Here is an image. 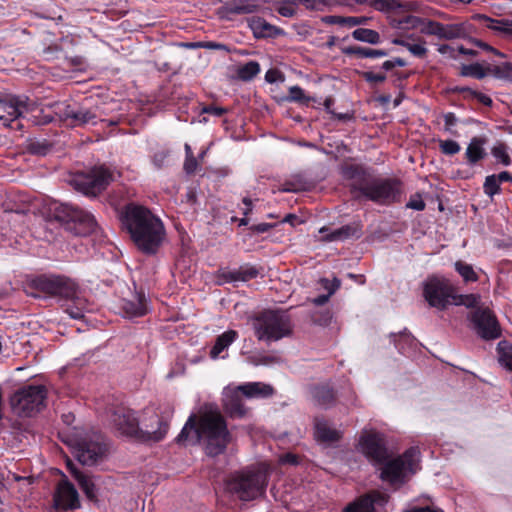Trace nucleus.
Here are the masks:
<instances>
[{
	"label": "nucleus",
	"mask_w": 512,
	"mask_h": 512,
	"mask_svg": "<svg viewBox=\"0 0 512 512\" xmlns=\"http://www.w3.org/2000/svg\"><path fill=\"white\" fill-rule=\"evenodd\" d=\"M232 440L223 415L216 410H207L199 415L191 414L176 441L179 444H203L205 454L216 457L223 454Z\"/></svg>",
	"instance_id": "nucleus-1"
},
{
	"label": "nucleus",
	"mask_w": 512,
	"mask_h": 512,
	"mask_svg": "<svg viewBox=\"0 0 512 512\" xmlns=\"http://www.w3.org/2000/svg\"><path fill=\"white\" fill-rule=\"evenodd\" d=\"M122 229L135 247L145 255H155L162 246L166 231L163 222L147 207L126 204L119 213Z\"/></svg>",
	"instance_id": "nucleus-2"
},
{
	"label": "nucleus",
	"mask_w": 512,
	"mask_h": 512,
	"mask_svg": "<svg viewBox=\"0 0 512 512\" xmlns=\"http://www.w3.org/2000/svg\"><path fill=\"white\" fill-rule=\"evenodd\" d=\"M343 176L350 181L349 188L355 199L363 197L381 205L400 200L401 182L398 179L376 177L355 164L345 166Z\"/></svg>",
	"instance_id": "nucleus-3"
},
{
	"label": "nucleus",
	"mask_w": 512,
	"mask_h": 512,
	"mask_svg": "<svg viewBox=\"0 0 512 512\" xmlns=\"http://www.w3.org/2000/svg\"><path fill=\"white\" fill-rule=\"evenodd\" d=\"M268 481L266 470L247 468L233 472L226 480V489L241 501H252L265 495Z\"/></svg>",
	"instance_id": "nucleus-4"
},
{
	"label": "nucleus",
	"mask_w": 512,
	"mask_h": 512,
	"mask_svg": "<svg viewBox=\"0 0 512 512\" xmlns=\"http://www.w3.org/2000/svg\"><path fill=\"white\" fill-rule=\"evenodd\" d=\"M25 292L34 298L68 300L81 292L77 282L64 275H39L25 284Z\"/></svg>",
	"instance_id": "nucleus-5"
},
{
	"label": "nucleus",
	"mask_w": 512,
	"mask_h": 512,
	"mask_svg": "<svg viewBox=\"0 0 512 512\" xmlns=\"http://www.w3.org/2000/svg\"><path fill=\"white\" fill-rule=\"evenodd\" d=\"M64 441L73 449L74 457L86 466L97 464L107 451L103 436L93 430L75 429Z\"/></svg>",
	"instance_id": "nucleus-6"
},
{
	"label": "nucleus",
	"mask_w": 512,
	"mask_h": 512,
	"mask_svg": "<svg viewBox=\"0 0 512 512\" xmlns=\"http://www.w3.org/2000/svg\"><path fill=\"white\" fill-rule=\"evenodd\" d=\"M254 334L259 341L276 342L292 333L289 315L281 310L265 309L251 317Z\"/></svg>",
	"instance_id": "nucleus-7"
},
{
	"label": "nucleus",
	"mask_w": 512,
	"mask_h": 512,
	"mask_svg": "<svg viewBox=\"0 0 512 512\" xmlns=\"http://www.w3.org/2000/svg\"><path fill=\"white\" fill-rule=\"evenodd\" d=\"M420 451L418 447H410L401 456L389 458L380 463V478L391 485L404 484L419 468Z\"/></svg>",
	"instance_id": "nucleus-8"
},
{
	"label": "nucleus",
	"mask_w": 512,
	"mask_h": 512,
	"mask_svg": "<svg viewBox=\"0 0 512 512\" xmlns=\"http://www.w3.org/2000/svg\"><path fill=\"white\" fill-rule=\"evenodd\" d=\"M274 392L272 386L260 382H251L235 388H226L224 391V409L232 418H242L247 409L243 404L242 396L248 398L268 397Z\"/></svg>",
	"instance_id": "nucleus-9"
},
{
	"label": "nucleus",
	"mask_w": 512,
	"mask_h": 512,
	"mask_svg": "<svg viewBox=\"0 0 512 512\" xmlns=\"http://www.w3.org/2000/svg\"><path fill=\"white\" fill-rule=\"evenodd\" d=\"M52 215L67 231L76 236H86L97 228V222L91 213L69 204L57 205Z\"/></svg>",
	"instance_id": "nucleus-10"
},
{
	"label": "nucleus",
	"mask_w": 512,
	"mask_h": 512,
	"mask_svg": "<svg viewBox=\"0 0 512 512\" xmlns=\"http://www.w3.org/2000/svg\"><path fill=\"white\" fill-rule=\"evenodd\" d=\"M47 389L43 385H26L14 392L10 405L15 414L20 417H31L45 407Z\"/></svg>",
	"instance_id": "nucleus-11"
},
{
	"label": "nucleus",
	"mask_w": 512,
	"mask_h": 512,
	"mask_svg": "<svg viewBox=\"0 0 512 512\" xmlns=\"http://www.w3.org/2000/svg\"><path fill=\"white\" fill-rule=\"evenodd\" d=\"M454 288L444 277L430 276L423 283V297L430 307L440 311L452 304Z\"/></svg>",
	"instance_id": "nucleus-12"
},
{
	"label": "nucleus",
	"mask_w": 512,
	"mask_h": 512,
	"mask_svg": "<svg viewBox=\"0 0 512 512\" xmlns=\"http://www.w3.org/2000/svg\"><path fill=\"white\" fill-rule=\"evenodd\" d=\"M170 414L161 416L151 410H145L140 419L138 440L142 442L163 440L169 429Z\"/></svg>",
	"instance_id": "nucleus-13"
},
{
	"label": "nucleus",
	"mask_w": 512,
	"mask_h": 512,
	"mask_svg": "<svg viewBox=\"0 0 512 512\" xmlns=\"http://www.w3.org/2000/svg\"><path fill=\"white\" fill-rule=\"evenodd\" d=\"M33 103L27 96L0 95V124L14 129L13 122L32 110Z\"/></svg>",
	"instance_id": "nucleus-14"
},
{
	"label": "nucleus",
	"mask_w": 512,
	"mask_h": 512,
	"mask_svg": "<svg viewBox=\"0 0 512 512\" xmlns=\"http://www.w3.org/2000/svg\"><path fill=\"white\" fill-rule=\"evenodd\" d=\"M474 31L473 25L468 21L455 23H442L435 20L426 22L421 33L435 36L440 40L466 39Z\"/></svg>",
	"instance_id": "nucleus-15"
},
{
	"label": "nucleus",
	"mask_w": 512,
	"mask_h": 512,
	"mask_svg": "<svg viewBox=\"0 0 512 512\" xmlns=\"http://www.w3.org/2000/svg\"><path fill=\"white\" fill-rule=\"evenodd\" d=\"M359 447L368 460L376 466L389 458L385 437L376 430H363L359 439Z\"/></svg>",
	"instance_id": "nucleus-16"
},
{
	"label": "nucleus",
	"mask_w": 512,
	"mask_h": 512,
	"mask_svg": "<svg viewBox=\"0 0 512 512\" xmlns=\"http://www.w3.org/2000/svg\"><path fill=\"white\" fill-rule=\"evenodd\" d=\"M469 319L474 325L477 334L485 340L497 339L501 335V328L496 316L489 308H476L471 311Z\"/></svg>",
	"instance_id": "nucleus-17"
},
{
	"label": "nucleus",
	"mask_w": 512,
	"mask_h": 512,
	"mask_svg": "<svg viewBox=\"0 0 512 512\" xmlns=\"http://www.w3.org/2000/svg\"><path fill=\"white\" fill-rule=\"evenodd\" d=\"M112 181V173L105 167H95L78 180V186L88 196H96Z\"/></svg>",
	"instance_id": "nucleus-18"
},
{
	"label": "nucleus",
	"mask_w": 512,
	"mask_h": 512,
	"mask_svg": "<svg viewBox=\"0 0 512 512\" xmlns=\"http://www.w3.org/2000/svg\"><path fill=\"white\" fill-rule=\"evenodd\" d=\"M79 494L75 486L67 479L60 480L53 495V507L58 511L80 508Z\"/></svg>",
	"instance_id": "nucleus-19"
},
{
	"label": "nucleus",
	"mask_w": 512,
	"mask_h": 512,
	"mask_svg": "<svg viewBox=\"0 0 512 512\" xmlns=\"http://www.w3.org/2000/svg\"><path fill=\"white\" fill-rule=\"evenodd\" d=\"M111 422L122 435L138 440L140 420L135 417L133 410L117 407L111 415Z\"/></svg>",
	"instance_id": "nucleus-20"
},
{
	"label": "nucleus",
	"mask_w": 512,
	"mask_h": 512,
	"mask_svg": "<svg viewBox=\"0 0 512 512\" xmlns=\"http://www.w3.org/2000/svg\"><path fill=\"white\" fill-rule=\"evenodd\" d=\"M67 469L78 483L86 498L93 503H98V489L93 476L80 470L71 460L67 461Z\"/></svg>",
	"instance_id": "nucleus-21"
},
{
	"label": "nucleus",
	"mask_w": 512,
	"mask_h": 512,
	"mask_svg": "<svg viewBox=\"0 0 512 512\" xmlns=\"http://www.w3.org/2000/svg\"><path fill=\"white\" fill-rule=\"evenodd\" d=\"M387 502L388 496L386 494L374 490L348 505L344 512H375L376 506H384Z\"/></svg>",
	"instance_id": "nucleus-22"
},
{
	"label": "nucleus",
	"mask_w": 512,
	"mask_h": 512,
	"mask_svg": "<svg viewBox=\"0 0 512 512\" xmlns=\"http://www.w3.org/2000/svg\"><path fill=\"white\" fill-rule=\"evenodd\" d=\"M248 26L256 38H274L283 34V30L268 23L264 18L251 17L248 19Z\"/></svg>",
	"instance_id": "nucleus-23"
},
{
	"label": "nucleus",
	"mask_w": 512,
	"mask_h": 512,
	"mask_svg": "<svg viewBox=\"0 0 512 512\" xmlns=\"http://www.w3.org/2000/svg\"><path fill=\"white\" fill-rule=\"evenodd\" d=\"M121 310L125 317H142L148 312V305L144 293L137 292L134 300H123Z\"/></svg>",
	"instance_id": "nucleus-24"
},
{
	"label": "nucleus",
	"mask_w": 512,
	"mask_h": 512,
	"mask_svg": "<svg viewBox=\"0 0 512 512\" xmlns=\"http://www.w3.org/2000/svg\"><path fill=\"white\" fill-rule=\"evenodd\" d=\"M310 394L314 403L320 407L329 408L335 404V391L328 384H317L311 386Z\"/></svg>",
	"instance_id": "nucleus-25"
},
{
	"label": "nucleus",
	"mask_w": 512,
	"mask_h": 512,
	"mask_svg": "<svg viewBox=\"0 0 512 512\" xmlns=\"http://www.w3.org/2000/svg\"><path fill=\"white\" fill-rule=\"evenodd\" d=\"M259 274L260 270L256 266L245 264L238 269L223 272L222 277L226 282H247L257 278Z\"/></svg>",
	"instance_id": "nucleus-26"
},
{
	"label": "nucleus",
	"mask_w": 512,
	"mask_h": 512,
	"mask_svg": "<svg viewBox=\"0 0 512 512\" xmlns=\"http://www.w3.org/2000/svg\"><path fill=\"white\" fill-rule=\"evenodd\" d=\"M473 19L484 22L487 28L496 33L512 36V19H493L484 14H475Z\"/></svg>",
	"instance_id": "nucleus-27"
},
{
	"label": "nucleus",
	"mask_w": 512,
	"mask_h": 512,
	"mask_svg": "<svg viewBox=\"0 0 512 512\" xmlns=\"http://www.w3.org/2000/svg\"><path fill=\"white\" fill-rule=\"evenodd\" d=\"M361 236V226L358 224H347L337 228L323 238L326 241H343L352 237L359 238Z\"/></svg>",
	"instance_id": "nucleus-28"
},
{
	"label": "nucleus",
	"mask_w": 512,
	"mask_h": 512,
	"mask_svg": "<svg viewBox=\"0 0 512 512\" xmlns=\"http://www.w3.org/2000/svg\"><path fill=\"white\" fill-rule=\"evenodd\" d=\"M485 140L480 137H474L468 144L465 152V156L469 165L473 166L486 156V151L483 148Z\"/></svg>",
	"instance_id": "nucleus-29"
},
{
	"label": "nucleus",
	"mask_w": 512,
	"mask_h": 512,
	"mask_svg": "<svg viewBox=\"0 0 512 512\" xmlns=\"http://www.w3.org/2000/svg\"><path fill=\"white\" fill-rule=\"evenodd\" d=\"M460 75L462 77H471L477 80H482L490 75V64H482L479 62L463 64L460 68Z\"/></svg>",
	"instance_id": "nucleus-30"
},
{
	"label": "nucleus",
	"mask_w": 512,
	"mask_h": 512,
	"mask_svg": "<svg viewBox=\"0 0 512 512\" xmlns=\"http://www.w3.org/2000/svg\"><path fill=\"white\" fill-rule=\"evenodd\" d=\"M237 336L238 333L235 330H228L219 335L210 350V357L212 359L218 358L220 353L227 349L236 340Z\"/></svg>",
	"instance_id": "nucleus-31"
},
{
	"label": "nucleus",
	"mask_w": 512,
	"mask_h": 512,
	"mask_svg": "<svg viewBox=\"0 0 512 512\" xmlns=\"http://www.w3.org/2000/svg\"><path fill=\"white\" fill-rule=\"evenodd\" d=\"M342 51L346 55H355L358 58H381L388 55V52L384 49H373L361 46L345 47Z\"/></svg>",
	"instance_id": "nucleus-32"
},
{
	"label": "nucleus",
	"mask_w": 512,
	"mask_h": 512,
	"mask_svg": "<svg viewBox=\"0 0 512 512\" xmlns=\"http://www.w3.org/2000/svg\"><path fill=\"white\" fill-rule=\"evenodd\" d=\"M368 19L369 18L365 17V16H359V17L348 16V17H344V16H338V15H329V16H325L323 18V21L326 24H330V25H341V26H347V27H355V26H358V25L366 24Z\"/></svg>",
	"instance_id": "nucleus-33"
},
{
	"label": "nucleus",
	"mask_w": 512,
	"mask_h": 512,
	"mask_svg": "<svg viewBox=\"0 0 512 512\" xmlns=\"http://www.w3.org/2000/svg\"><path fill=\"white\" fill-rule=\"evenodd\" d=\"M67 301H70L71 304L67 306L66 312L73 319L83 318L85 312L89 310L88 301L83 298L80 293L76 294V297L69 298Z\"/></svg>",
	"instance_id": "nucleus-34"
},
{
	"label": "nucleus",
	"mask_w": 512,
	"mask_h": 512,
	"mask_svg": "<svg viewBox=\"0 0 512 512\" xmlns=\"http://www.w3.org/2000/svg\"><path fill=\"white\" fill-rule=\"evenodd\" d=\"M392 341L395 344V347L401 352L404 353L405 345L409 347H415L417 345L416 338L405 329L403 332H400L398 335L392 333L390 335Z\"/></svg>",
	"instance_id": "nucleus-35"
},
{
	"label": "nucleus",
	"mask_w": 512,
	"mask_h": 512,
	"mask_svg": "<svg viewBox=\"0 0 512 512\" xmlns=\"http://www.w3.org/2000/svg\"><path fill=\"white\" fill-rule=\"evenodd\" d=\"M352 37L361 42L369 44H378L381 41L380 34L372 29L358 28L352 32Z\"/></svg>",
	"instance_id": "nucleus-36"
},
{
	"label": "nucleus",
	"mask_w": 512,
	"mask_h": 512,
	"mask_svg": "<svg viewBox=\"0 0 512 512\" xmlns=\"http://www.w3.org/2000/svg\"><path fill=\"white\" fill-rule=\"evenodd\" d=\"M499 363L512 371V345L507 341H500L497 345Z\"/></svg>",
	"instance_id": "nucleus-37"
},
{
	"label": "nucleus",
	"mask_w": 512,
	"mask_h": 512,
	"mask_svg": "<svg viewBox=\"0 0 512 512\" xmlns=\"http://www.w3.org/2000/svg\"><path fill=\"white\" fill-rule=\"evenodd\" d=\"M260 72V65L257 61H249L240 66L237 70V77L242 81H250Z\"/></svg>",
	"instance_id": "nucleus-38"
},
{
	"label": "nucleus",
	"mask_w": 512,
	"mask_h": 512,
	"mask_svg": "<svg viewBox=\"0 0 512 512\" xmlns=\"http://www.w3.org/2000/svg\"><path fill=\"white\" fill-rule=\"evenodd\" d=\"M27 151L32 155L45 156L51 150V145L46 140H29Z\"/></svg>",
	"instance_id": "nucleus-39"
},
{
	"label": "nucleus",
	"mask_w": 512,
	"mask_h": 512,
	"mask_svg": "<svg viewBox=\"0 0 512 512\" xmlns=\"http://www.w3.org/2000/svg\"><path fill=\"white\" fill-rule=\"evenodd\" d=\"M490 75L497 79L512 81L511 63L504 62L500 65L490 64Z\"/></svg>",
	"instance_id": "nucleus-40"
},
{
	"label": "nucleus",
	"mask_w": 512,
	"mask_h": 512,
	"mask_svg": "<svg viewBox=\"0 0 512 512\" xmlns=\"http://www.w3.org/2000/svg\"><path fill=\"white\" fill-rule=\"evenodd\" d=\"M455 270L460 274L465 282H476L478 280V275L474 271L472 265L464 261L459 260L455 262Z\"/></svg>",
	"instance_id": "nucleus-41"
},
{
	"label": "nucleus",
	"mask_w": 512,
	"mask_h": 512,
	"mask_svg": "<svg viewBox=\"0 0 512 512\" xmlns=\"http://www.w3.org/2000/svg\"><path fill=\"white\" fill-rule=\"evenodd\" d=\"M235 4L229 8L232 14H250L257 10L258 5L251 0H234Z\"/></svg>",
	"instance_id": "nucleus-42"
},
{
	"label": "nucleus",
	"mask_w": 512,
	"mask_h": 512,
	"mask_svg": "<svg viewBox=\"0 0 512 512\" xmlns=\"http://www.w3.org/2000/svg\"><path fill=\"white\" fill-rule=\"evenodd\" d=\"M359 4H369L378 11H392L399 5L395 0H355Z\"/></svg>",
	"instance_id": "nucleus-43"
},
{
	"label": "nucleus",
	"mask_w": 512,
	"mask_h": 512,
	"mask_svg": "<svg viewBox=\"0 0 512 512\" xmlns=\"http://www.w3.org/2000/svg\"><path fill=\"white\" fill-rule=\"evenodd\" d=\"M61 117L71 126H81V107L74 109L70 105H67L63 111H61Z\"/></svg>",
	"instance_id": "nucleus-44"
},
{
	"label": "nucleus",
	"mask_w": 512,
	"mask_h": 512,
	"mask_svg": "<svg viewBox=\"0 0 512 512\" xmlns=\"http://www.w3.org/2000/svg\"><path fill=\"white\" fill-rule=\"evenodd\" d=\"M316 435L318 439L325 442H334L339 439V434L336 430L331 429L326 424L318 423L316 425Z\"/></svg>",
	"instance_id": "nucleus-45"
},
{
	"label": "nucleus",
	"mask_w": 512,
	"mask_h": 512,
	"mask_svg": "<svg viewBox=\"0 0 512 512\" xmlns=\"http://www.w3.org/2000/svg\"><path fill=\"white\" fill-rule=\"evenodd\" d=\"M480 296L476 294H468V295H454L452 298V304L455 305H463L468 308H478L477 305L479 303Z\"/></svg>",
	"instance_id": "nucleus-46"
},
{
	"label": "nucleus",
	"mask_w": 512,
	"mask_h": 512,
	"mask_svg": "<svg viewBox=\"0 0 512 512\" xmlns=\"http://www.w3.org/2000/svg\"><path fill=\"white\" fill-rule=\"evenodd\" d=\"M483 188L485 194H487L490 197L500 193L501 189L499 181L495 174L489 175L485 178Z\"/></svg>",
	"instance_id": "nucleus-47"
},
{
	"label": "nucleus",
	"mask_w": 512,
	"mask_h": 512,
	"mask_svg": "<svg viewBox=\"0 0 512 512\" xmlns=\"http://www.w3.org/2000/svg\"><path fill=\"white\" fill-rule=\"evenodd\" d=\"M491 153L504 166H509L511 164V158L507 153V146L505 144L501 143L497 146H494Z\"/></svg>",
	"instance_id": "nucleus-48"
},
{
	"label": "nucleus",
	"mask_w": 512,
	"mask_h": 512,
	"mask_svg": "<svg viewBox=\"0 0 512 512\" xmlns=\"http://www.w3.org/2000/svg\"><path fill=\"white\" fill-rule=\"evenodd\" d=\"M439 148L444 155L448 156L455 155L461 150L460 144L454 140H439Z\"/></svg>",
	"instance_id": "nucleus-49"
},
{
	"label": "nucleus",
	"mask_w": 512,
	"mask_h": 512,
	"mask_svg": "<svg viewBox=\"0 0 512 512\" xmlns=\"http://www.w3.org/2000/svg\"><path fill=\"white\" fill-rule=\"evenodd\" d=\"M426 22H431V19L407 16L399 21V25H405L407 28H419L421 30V28L425 27Z\"/></svg>",
	"instance_id": "nucleus-50"
},
{
	"label": "nucleus",
	"mask_w": 512,
	"mask_h": 512,
	"mask_svg": "<svg viewBox=\"0 0 512 512\" xmlns=\"http://www.w3.org/2000/svg\"><path fill=\"white\" fill-rule=\"evenodd\" d=\"M170 151L168 149H162L155 152L152 156V163L156 169H162L167 165Z\"/></svg>",
	"instance_id": "nucleus-51"
},
{
	"label": "nucleus",
	"mask_w": 512,
	"mask_h": 512,
	"mask_svg": "<svg viewBox=\"0 0 512 512\" xmlns=\"http://www.w3.org/2000/svg\"><path fill=\"white\" fill-rule=\"evenodd\" d=\"M287 100L290 102L304 103L308 101V98L305 96L304 90L295 85L289 88V96Z\"/></svg>",
	"instance_id": "nucleus-52"
},
{
	"label": "nucleus",
	"mask_w": 512,
	"mask_h": 512,
	"mask_svg": "<svg viewBox=\"0 0 512 512\" xmlns=\"http://www.w3.org/2000/svg\"><path fill=\"white\" fill-rule=\"evenodd\" d=\"M406 207L416 211H422L425 209V202L420 194H414L410 197Z\"/></svg>",
	"instance_id": "nucleus-53"
},
{
	"label": "nucleus",
	"mask_w": 512,
	"mask_h": 512,
	"mask_svg": "<svg viewBox=\"0 0 512 512\" xmlns=\"http://www.w3.org/2000/svg\"><path fill=\"white\" fill-rule=\"evenodd\" d=\"M191 46L195 47H201L209 50H223V51H229V48L227 45L219 42H213V41H205V42H198L195 44H191Z\"/></svg>",
	"instance_id": "nucleus-54"
},
{
	"label": "nucleus",
	"mask_w": 512,
	"mask_h": 512,
	"mask_svg": "<svg viewBox=\"0 0 512 512\" xmlns=\"http://www.w3.org/2000/svg\"><path fill=\"white\" fill-rule=\"evenodd\" d=\"M97 123V115L89 109H85L81 107V126L92 124L95 125Z\"/></svg>",
	"instance_id": "nucleus-55"
},
{
	"label": "nucleus",
	"mask_w": 512,
	"mask_h": 512,
	"mask_svg": "<svg viewBox=\"0 0 512 512\" xmlns=\"http://www.w3.org/2000/svg\"><path fill=\"white\" fill-rule=\"evenodd\" d=\"M362 76L369 83H382L386 80V75L383 73L366 71L362 73Z\"/></svg>",
	"instance_id": "nucleus-56"
},
{
	"label": "nucleus",
	"mask_w": 512,
	"mask_h": 512,
	"mask_svg": "<svg viewBox=\"0 0 512 512\" xmlns=\"http://www.w3.org/2000/svg\"><path fill=\"white\" fill-rule=\"evenodd\" d=\"M443 118H444V122H445V131H447L453 135H457V132L452 130V127L454 125H456V123L458 121L456 115L452 112H448V113L444 114Z\"/></svg>",
	"instance_id": "nucleus-57"
},
{
	"label": "nucleus",
	"mask_w": 512,
	"mask_h": 512,
	"mask_svg": "<svg viewBox=\"0 0 512 512\" xmlns=\"http://www.w3.org/2000/svg\"><path fill=\"white\" fill-rule=\"evenodd\" d=\"M227 111L228 110L226 108L214 105H206L201 109V113L214 115L216 117L223 116L225 113H227Z\"/></svg>",
	"instance_id": "nucleus-58"
},
{
	"label": "nucleus",
	"mask_w": 512,
	"mask_h": 512,
	"mask_svg": "<svg viewBox=\"0 0 512 512\" xmlns=\"http://www.w3.org/2000/svg\"><path fill=\"white\" fill-rule=\"evenodd\" d=\"M407 50L418 58H424L428 52L427 48L422 44H412L410 43Z\"/></svg>",
	"instance_id": "nucleus-59"
},
{
	"label": "nucleus",
	"mask_w": 512,
	"mask_h": 512,
	"mask_svg": "<svg viewBox=\"0 0 512 512\" xmlns=\"http://www.w3.org/2000/svg\"><path fill=\"white\" fill-rule=\"evenodd\" d=\"M289 4L302 5L307 9L314 10L322 3V0H287Z\"/></svg>",
	"instance_id": "nucleus-60"
},
{
	"label": "nucleus",
	"mask_w": 512,
	"mask_h": 512,
	"mask_svg": "<svg viewBox=\"0 0 512 512\" xmlns=\"http://www.w3.org/2000/svg\"><path fill=\"white\" fill-rule=\"evenodd\" d=\"M285 1V4L281 5L277 11L278 13L283 16V17H292L294 16L295 12H296V9H295V6H297L296 4H289L287 2V0H284Z\"/></svg>",
	"instance_id": "nucleus-61"
},
{
	"label": "nucleus",
	"mask_w": 512,
	"mask_h": 512,
	"mask_svg": "<svg viewBox=\"0 0 512 512\" xmlns=\"http://www.w3.org/2000/svg\"><path fill=\"white\" fill-rule=\"evenodd\" d=\"M198 167L197 159L193 155H187L184 162V170L187 174L195 173Z\"/></svg>",
	"instance_id": "nucleus-62"
},
{
	"label": "nucleus",
	"mask_w": 512,
	"mask_h": 512,
	"mask_svg": "<svg viewBox=\"0 0 512 512\" xmlns=\"http://www.w3.org/2000/svg\"><path fill=\"white\" fill-rule=\"evenodd\" d=\"M452 91L454 93L462 94L465 99H472L476 90L468 86H455Z\"/></svg>",
	"instance_id": "nucleus-63"
},
{
	"label": "nucleus",
	"mask_w": 512,
	"mask_h": 512,
	"mask_svg": "<svg viewBox=\"0 0 512 512\" xmlns=\"http://www.w3.org/2000/svg\"><path fill=\"white\" fill-rule=\"evenodd\" d=\"M282 464L297 465L299 463L298 456L293 453H285L280 457Z\"/></svg>",
	"instance_id": "nucleus-64"
}]
</instances>
